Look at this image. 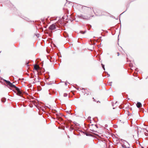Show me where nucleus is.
<instances>
[{"label": "nucleus", "mask_w": 148, "mask_h": 148, "mask_svg": "<svg viewBox=\"0 0 148 148\" xmlns=\"http://www.w3.org/2000/svg\"><path fill=\"white\" fill-rule=\"evenodd\" d=\"M18 83L16 81L12 83L10 82V91H13L16 93L17 95L21 96L23 95L22 90L15 85Z\"/></svg>", "instance_id": "obj_1"}, {"label": "nucleus", "mask_w": 148, "mask_h": 148, "mask_svg": "<svg viewBox=\"0 0 148 148\" xmlns=\"http://www.w3.org/2000/svg\"><path fill=\"white\" fill-rule=\"evenodd\" d=\"M10 10L12 12L16 15L20 16L19 13V11L17 10L14 6L11 3H10Z\"/></svg>", "instance_id": "obj_2"}, {"label": "nucleus", "mask_w": 148, "mask_h": 148, "mask_svg": "<svg viewBox=\"0 0 148 148\" xmlns=\"http://www.w3.org/2000/svg\"><path fill=\"white\" fill-rule=\"evenodd\" d=\"M93 11L96 16H100L103 15L102 14L101 10L98 9H94V10H93Z\"/></svg>", "instance_id": "obj_3"}, {"label": "nucleus", "mask_w": 148, "mask_h": 148, "mask_svg": "<svg viewBox=\"0 0 148 148\" xmlns=\"http://www.w3.org/2000/svg\"><path fill=\"white\" fill-rule=\"evenodd\" d=\"M77 17L81 19H83L85 20H88L89 18L86 16L82 14H80L79 15H78Z\"/></svg>", "instance_id": "obj_4"}, {"label": "nucleus", "mask_w": 148, "mask_h": 148, "mask_svg": "<svg viewBox=\"0 0 148 148\" xmlns=\"http://www.w3.org/2000/svg\"><path fill=\"white\" fill-rule=\"evenodd\" d=\"M1 79L3 80V81L4 82V85L6 86H7L8 88H9V81L3 78H1Z\"/></svg>", "instance_id": "obj_5"}, {"label": "nucleus", "mask_w": 148, "mask_h": 148, "mask_svg": "<svg viewBox=\"0 0 148 148\" xmlns=\"http://www.w3.org/2000/svg\"><path fill=\"white\" fill-rule=\"evenodd\" d=\"M56 28V25L55 24H52L50 25L49 27V30L51 31L53 30Z\"/></svg>", "instance_id": "obj_6"}, {"label": "nucleus", "mask_w": 148, "mask_h": 148, "mask_svg": "<svg viewBox=\"0 0 148 148\" xmlns=\"http://www.w3.org/2000/svg\"><path fill=\"white\" fill-rule=\"evenodd\" d=\"M136 106L138 108H139L142 106V104L140 102H138L136 104Z\"/></svg>", "instance_id": "obj_7"}, {"label": "nucleus", "mask_w": 148, "mask_h": 148, "mask_svg": "<svg viewBox=\"0 0 148 148\" xmlns=\"http://www.w3.org/2000/svg\"><path fill=\"white\" fill-rule=\"evenodd\" d=\"M49 94L50 95H52L56 93V92L53 91L52 90V89H50L49 90Z\"/></svg>", "instance_id": "obj_8"}, {"label": "nucleus", "mask_w": 148, "mask_h": 148, "mask_svg": "<svg viewBox=\"0 0 148 148\" xmlns=\"http://www.w3.org/2000/svg\"><path fill=\"white\" fill-rule=\"evenodd\" d=\"M88 8V7L85 6H82V9L83 10H84V11L85 10H86Z\"/></svg>", "instance_id": "obj_9"}, {"label": "nucleus", "mask_w": 148, "mask_h": 148, "mask_svg": "<svg viewBox=\"0 0 148 148\" xmlns=\"http://www.w3.org/2000/svg\"><path fill=\"white\" fill-rule=\"evenodd\" d=\"M6 101V99L5 98L3 97L1 99V102H5Z\"/></svg>", "instance_id": "obj_10"}, {"label": "nucleus", "mask_w": 148, "mask_h": 148, "mask_svg": "<svg viewBox=\"0 0 148 148\" xmlns=\"http://www.w3.org/2000/svg\"><path fill=\"white\" fill-rule=\"evenodd\" d=\"M86 25L88 27V30H90V29L91 27V25L89 24H87Z\"/></svg>", "instance_id": "obj_11"}, {"label": "nucleus", "mask_w": 148, "mask_h": 148, "mask_svg": "<svg viewBox=\"0 0 148 148\" xmlns=\"http://www.w3.org/2000/svg\"><path fill=\"white\" fill-rule=\"evenodd\" d=\"M114 137H113V138L116 139V141H118L119 140V138L115 136L114 135Z\"/></svg>", "instance_id": "obj_12"}, {"label": "nucleus", "mask_w": 148, "mask_h": 148, "mask_svg": "<svg viewBox=\"0 0 148 148\" xmlns=\"http://www.w3.org/2000/svg\"><path fill=\"white\" fill-rule=\"evenodd\" d=\"M47 59L50 61L51 62H52V61L51 60L52 57L49 56H47Z\"/></svg>", "instance_id": "obj_13"}, {"label": "nucleus", "mask_w": 148, "mask_h": 148, "mask_svg": "<svg viewBox=\"0 0 148 148\" xmlns=\"http://www.w3.org/2000/svg\"><path fill=\"white\" fill-rule=\"evenodd\" d=\"M122 147L123 148H129L130 147H127L125 145H122Z\"/></svg>", "instance_id": "obj_14"}, {"label": "nucleus", "mask_w": 148, "mask_h": 148, "mask_svg": "<svg viewBox=\"0 0 148 148\" xmlns=\"http://www.w3.org/2000/svg\"><path fill=\"white\" fill-rule=\"evenodd\" d=\"M86 32V30H85L84 31H80V33H81L82 34H84Z\"/></svg>", "instance_id": "obj_15"}, {"label": "nucleus", "mask_w": 148, "mask_h": 148, "mask_svg": "<svg viewBox=\"0 0 148 148\" xmlns=\"http://www.w3.org/2000/svg\"><path fill=\"white\" fill-rule=\"evenodd\" d=\"M34 70H35L36 71H37L38 70V68H37V67L36 66V64H35L34 65Z\"/></svg>", "instance_id": "obj_16"}, {"label": "nucleus", "mask_w": 148, "mask_h": 148, "mask_svg": "<svg viewBox=\"0 0 148 148\" xmlns=\"http://www.w3.org/2000/svg\"><path fill=\"white\" fill-rule=\"evenodd\" d=\"M64 36L65 38H67L68 37V34L67 33H65L64 34Z\"/></svg>", "instance_id": "obj_17"}, {"label": "nucleus", "mask_w": 148, "mask_h": 148, "mask_svg": "<svg viewBox=\"0 0 148 148\" xmlns=\"http://www.w3.org/2000/svg\"><path fill=\"white\" fill-rule=\"evenodd\" d=\"M14 79V78L12 76L10 77V80H13Z\"/></svg>", "instance_id": "obj_18"}, {"label": "nucleus", "mask_w": 148, "mask_h": 148, "mask_svg": "<svg viewBox=\"0 0 148 148\" xmlns=\"http://www.w3.org/2000/svg\"><path fill=\"white\" fill-rule=\"evenodd\" d=\"M93 120L95 122H96L98 120V119L97 117L94 118L93 119Z\"/></svg>", "instance_id": "obj_19"}, {"label": "nucleus", "mask_w": 148, "mask_h": 148, "mask_svg": "<svg viewBox=\"0 0 148 148\" xmlns=\"http://www.w3.org/2000/svg\"><path fill=\"white\" fill-rule=\"evenodd\" d=\"M101 65H102V67L103 69L104 70H105V68L104 65L103 64L101 63Z\"/></svg>", "instance_id": "obj_20"}, {"label": "nucleus", "mask_w": 148, "mask_h": 148, "mask_svg": "<svg viewBox=\"0 0 148 148\" xmlns=\"http://www.w3.org/2000/svg\"><path fill=\"white\" fill-rule=\"evenodd\" d=\"M73 123L77 126H78L79 125V124L77 123L76 122L74 121Z\"/></svg>", "instance_id": "obj_21"}, {"label": "nucleus", "mask_w": 148, "mask_h": 148, "mask_svg": "<svg viewBox=\"0 0 148 148\" xmlns=\"http://www.w3.org/2000/svg\"><path fill=\"white\" fill-rule=\"evenodd\" d=\"M74 130V128L72 127H70L69 128V130L70 131H72Z\"/></svg>", "instance_id": "obj_22"}, {"label": "nucleus", "mask_w": 148, "mask_h": 148, "mask_svg": "<svg viewBox=\"0 0 148 148\" xmlns=\"http://www.w3.org/2000/svg\"><path fill=\"white\" fill-rule=\"evenodd\" d=\"M82 92L83 93H84L85 94H87L88 95L89 94H87L86 90H84V91H82Z\"/></svg>", "instance_id": "obj_23"}, {"label": "nucleus", "mask_w": 148, "mask_h": 148, "mask_svg": "<svg viewBox=\"0 0 148 148\" xmlns=\"http://www.w3.org/2000/svg\"><path fill=\"white\" fill-rule=\"evenodd\" d=\"M39 77H38L37 78V80H36V82H39Z\"/></svg>", "instance_id": "obj_24"}, {"label": "nucleus", "mask_w": 148, "mask_h": 148, "mask_svg": "<svg viewBox=\"0 0 148 148\" xmlns=\"http://www.w3.org/2000/svg\"><path fill=\"white\" fill-rule=\"evenodd\" d=\"M67 96V94L66 93H64V97H66Z\"/></svg>", "instance_id": "obj_25"}, {"label": "nucleus", "mask_w": 148, "mask_h": 148, "mask_svg": "<svg viewBox=\"0 0 148 148\" xmlns=\"http://www.w3.org/2000/svg\"><path fill=\"white\" fill-rule=\"evenodd\" d=\"M104 73H106V74H107L108 75V77H109L110 76V75L108 73V72L106 71H104Z\"/></svg>", "instance_id": "obj_26"}, {"label": "nucleus", "mask_w": 148, "mask_h": 148, "mask_svg": "<svg viewBox=\"0 0 148 148\" xmlns=\"http://www.w3.org/2000/svg\"><path fill=\"white\" fill-rule=\"evenodd\" d=\"M52 83H48V82H46V84L47 85H51L52 84Z\"/></svg>", "instance_id": "obj_27"}, {"label": "nucleus", "mask_w": 148, "mask_h": 148, "mask_svg": "<svg viewBox=\"0 0 148 148\" xmlns=\"http://www.w3.org/2000/svg\"><path fill=\"white\" fill-rule=\"evenodd\" d=\"M112 83V82H110L109 83H108L109 85L110 86H111Z\"/></svg>", "instance_id": "obj_28"}, {"label": "nucleus", "mask_w": 148, "mask_h": 148, "mask_svg": "<svg viewBox=\"0 0 148 148\" xmlns=\"http://www.w3.org/2000/svg\"><path fill=\"white\" fill-rule=\"evenodd\" d=\"M85 134L86 136H89L90 135V134H88V133H86Z\"/></svg>", "instance_id": "obj_29"}, {"label": "nucleus", "mask_w": 148, "mask_h": 148, "mask_svg": "<svg viewBox=\"0 0 148 148\" xmlns=\"http://www.w3.org/2000/svg\"><path fill=\"white\" fill-rule=\"evenodd\" d=\"M29 63L28 62H26V65H27V66H29Z\"/></svg>", "instance_id": "obj_30"}, {"label": "nucleus", "mask_w": 148, "mask_h": 148, "mask_svg": "<svg viewBox=\"0 0 148 148\" xmlns=\"http://www.w3.org/2000/svg\"><path fill=\"white\" fill-rule=\"evenodd\" d=\"M74 134H75L76 135H77V136H79V135H80V134L79 133H78V134H76L75 133V132H74Z\"/></svg>", "instance_id": "obj_31"}, {"label": "nucleus", "mask_w": 148, "mask_h": 148, "mask_svg": "<svg viewBox=\"0 0 148 148\" xmlns=\"http://www.w3.org/2000/svg\"><path fill=\"white\" fill-rule=\"evenodd\" d=\"M41 21L42 22H44V19H42L41 18Z\"/></svg>", "instance_id": "obj_32"}, {"label": "nucleus", "mask_w": 148, "mask_h": 148, "mask_svg": "<svg viewBox=\"0 0 148 148\" xmlns=\"http://www.w3.org/2000/svg\"><path fill=\"white\" fill-rule=\"evenodd\" d=\"M75 88H76L77 90H79V89L80 88H79V87H75Z\"/></svg>", "instance_id": "obj_33"}, {"label": "nucleus", "mask_w": 148, "mask_h": 148, "mask_svg": "<svg viewBox=\"0 0 148 148\" xmlns=\"http://www.w3.org/2000/svg\"><path fill=\"white\" fill-rule=\"evenodd\" d=\"M80 90H86V89H85L84 88H82V89H81V88H80Z\"/></svg>", "instance_id": "obj_34"}, {"label": "nucleus", "mask_w": 148, "mask_h": 148, "mask_svg": "<svg viewBox=\"0 0 148 148\" xmlns=\"http://www.w3.org/2000/svg\"><path fill=\"white\" fill-rule=\"evenodd\" d=\"M91 118V117L90 116H89L88 117V120H90V119Z\"/></svg>", "instance_id": "obj_35"}, {"label": "nucleus", "mask_w": 148, "mask_h": 148, "mask_svg": "<svg viewBox=\"0 0 148 148\" xmlns=\"http://www.w3.org/2000/svg\"><path fill=\"white\" fill-rule=\"evenodd\" d=\"M127 9L126 10L124 11L122 13H121V14L120 15V16L124 12H125L126 11V10H127Z\"/></svg>", "instance_id": "obj_36"}, {"label": "nucleus", "mask_w": 148, "mask_h": 148, "mask_svg": "<svg viewBox=\"0 0 148 148\" xmlns=\"http://www.w3.org/2000/svg\"><path fill=\"white\" fill-rule=\"evenodd\" d=\"M36 36L38 38L39 37V34H37L36 35Z\"/></svg>", "instance_id": "obj_37"}, {"label": "nucleus", "mask_w": 148, "mask_h": 148, "mask_svg": "<svg viewBox=\"0 0 148 148\" xmlns=\"http://www.w3.org/2000/svg\"><path fill=\"white\" fill-rule=\"evenodd\" d=\"M117 56H119L120 55V54L119 52H117Z\"/></svg>", "instance_id": "obj_38"}, {"label": "nucleus", "mask_w": 148, "mask_h": 148, "mask_svg": "<svg viewBox=\"0 0 148 148\" xmlns=\"http://www.w3.org/2000/svg\"><path fill=\"white\" fill-rule=\"evenodd\" d=\"M81 132L82 133H83L84 134H85L86 133V132H83V131H81Z\"/></svg>", "instance_id": "obj_39"}, {"label": "nucleus", "mask_w": 148, "mask_h": 148, "mask_svg": "<svg viewBox=\"0 0 148 148\" xmlns=\"http://www.w3.org/2000/svg\"><path fill=\"white\" fill-rule=\"evenodd\" d=\"M93 99L94 101H95V102L96 101V100H95V99H94V97L93 98Z\"/></svg>", "instance_id": "obj_40"}, {"label": "nucleus", "mask_w": 148, "mask_h": 148, "mask_svg": "<svg viewBox=\"0 0 148 148\" xmlns=\"http://www.w3.org/2000/svg\"><path fill=\"white\" fill-rule=\"evenodd\" d=\"M138 74L137 73H136V75H134V76H136V77L137 76V75Z\"/></svg>", "instance_id": "obj_41"}, {"label": "nucleus", "mask_w": 148, "mask_h": 148, "mask_svg": "<svg viewBox=\"0 0 148 148\" xmlns=\"http://www.w3.org/2000/svg\"><path fill=\"white\" fill-rule=\"evenodd\" d=\"M28 19L27 18H26L25 19V20H26V21H27V20H28Z\"/></svg>", "instance_id": "obj_42"}, {"label": "nucleus", "mask_w": 148, "mask_h": 148, "mask_svg": "<svg viewBox=\"0 0 148 148\" xmlns=\"http://www.w3.org/2000/svg\"><path fill=\"white\" fill-rule=\"evenodd\" d=\"M95 126L97 128H98L97 126V125H95Z\"/></svg>", "instance_id": "obj_43"}, {"label": "nucleus", "mask_w": 148, "mask_h": 148, "mask_svg": "<svg viewBox=\"0 0 148 148\" xmlns=\"http://www.w3.org/2000/svg\"><path fill=\"white\" fill-rule=\"evenodd\" d=\"M49 78V77H47V79H48Z\"/></svg>", "instance_id": "obj_44"}, {"label": "nucleus", "mask_w": 148, "mask_h": 148, "mask_svg": "<svg viewBox=\"0 0 148 148\" xmlns=\"http://www.w3.org/2000/svg\"><path fill=\"white\" fill-rule=\"evenodd\" d=\"M65 85L66 86L67 85V82L65 83Z\"/></svg>", "instance_id": "obj_45"}, {"label": "nucleus", "mask_w": 148, "mask_h": 148, "mask_svg": "<svg viewBox=\"0 0 148 148\" xmlns=\"http://www.w3.org/2000/svg\"><path fill=\"white\" fill-rule=\"evenodd\" d=\"M137 134L138 135V130L137 131Z\"/></svg>", "instance_id": "obj_46"}, {"label": "nucleus", "mask_w": 148, "mask_h": 148, "mask_svg": "<svg viewBox=\"0 0 148 148\" xmlns=\"http://www.w3.org/2000/svg\"><path fill=\"white\" fill-rule=\"evenodd\" d=\"M34 80L35 81H36V78H35V79H34Z\"/></svg>", "instance_id": "obj_47"}, {"label": "nucleus", "mask_w": 148, "mask_h": 148, "mask_svg": "<svg viewBox=\"0 0 148 148\" xmlns=\"http://www.w3.org/2000/svg\"><path fill=\"white\" fill-rule=\"evenodd\" d=\"M137 69H138V68H137V69H136V71H137Z\"/></svg>", "instance_id": "obj_48"}, {"label": "nucleus", "mask_w": 148, "mask_h": 148, "mask_svg": "<svg viewBox=\"0 0 148 148\" xmlns=\"http://www.w3.org/2000/svg\"><path fill=\"white\" fill-rule=\"evenodd\" d=\"M103 76H105V75H104V74H103Z\"/></svg>", "instance_id": "obj_49"}, {"label": "nucleus", "mask_w": 148, "mask_h": 148, "mask_svg": "<svg viewBox=\"0 0 148 148\" xmlns=\"http://www.w3.org/2000/svg\"><path fill=\"white\" fill-rule=\"evenodd\" d=\"M97 102H100V101H97Z\"/></svg>", "instance_id": "obj_50"}, {"label": "nucleus", "mask_w": 148, "mask_h": 148, "mask_svg": "<svg viewBox=\"0 0 148 148\" xmlns=\"http://www.w3.org/2000/svg\"><path fill=\"white\" fill-rule=\"evenodd\" d=\"M90 123H91V120H90Z\"/></svg>", "instance_id": "obj_51"}, {"label": "nucleus", "mask_w": 148, "mask_h": 148, "mask_svg": "<svg viewBox=\"0 0 148 148\" xmlns=\"http://www.w3.org/2000/svg\"><path fill=\"white\" fill-rule=\"evenodd\" d=\"M62 57L61 56V55H60V56H59V57Z\"/></svg>", "instance_id": "obj_52"}, {"label": "nucleus", "mask_w": 148, "mask_h": 148, "mask_svg": "<svg viewBox=\"0 0 148 148\" xmlns=\"http://www.w3.org/2000/svg\"><path fill=\"white\" fill-rule=\"evenodd\" d=\"M113 109H115V108L113 107Z\"/></svg>", "instance_id": "obj_53"}, {"label": "nucleus", "mask_w": 148, "mask_h": 148, "mask_svg": "<svg viewBox=\"0 0 148 148\" xmlns=\"http://www.w3.org/2000/svg\"><path fill=\"white\" fill-rule=\"evenodd\" d=\"M41 84V85L42 86H43V85H42Z\"/></svg>", "instance_id": "obj_54"}, {"label": "nucleus", "mask_w": 148, "mask_h": 148, "mask_svg": "<svg viewBox=\"0 0 148 148\" xmlns=\"http://www.w3.org/2000/svg\"><path fill=\"white\" fill-rule=\"evenodd\" d=\"M8 95H9V93H8Z\"/></svg>", "instance_id": "obj_55"}, {"label": "nucleus", "mask_w": 148, "mask_h": 148, "mask_svg": "<svg viewBox=\"0 0 148 148\" xmlns=\"http://www.w3.org/2000/svg\"><path fill=\"white\" fill-rule=\"evenodd\" d=\"M130 67H132V66H131V65H130Z\"/></svg>", "instance_id": "obj_56"}, {"label": "nucleus", "mask_w": 148, "mask_h": 148, "mask_svg": "<svg viewBox=\"0 0 148 148\" xmlns=\"http://www.w3.org/2000/svg\"><path fill=\"white\" fill-rule=\"evenodd\" d=\"M117 101H116V103H115V104H116V103H117Z\"/></svg>", "instance_id": "obj_57"}, {"label": "nucleus", "mask_w": 148, "mask_h": 148, "mask_svg": "<svg viewBox=\"0 0 148 148\" xmlns=\"http://www.w3.org/2000/svg\"><path fill=\"white\" fill-rule=\"evenodd\" d=\"M66 127V128H68V127Z\"/></svg>", "instance_id": "obj_58"}, {"label": "nucleus", "mask_w": 148, "mask_h": 148, "mask_svg": "<svg viewBox=\"0 0 148 148\" xmlns=\"http://www.w3.org/2000/svg\"><path fill=\"white\" fill-rule=\"evenodd\" d=\"M128 143V145H129V144L128 143Z\"/></svg>", "instance_id": "obj_59"}, {"label": "nucleus", "mask_w": 148, "mask_h": 148, "mask_svg": "<svg viewBox=\"0 0 148 148\" xmlns=\"http://www.w3.org/2000/svg\"><path fill=\"white\" fill-rule=\"evenodd\" d=\"M57 55H58V53H57Z\"/></svg>", "instance_id": "obj_60"}, {"label": "nucleus", "mask_w": 148, "mask_h": 148, "mask_svg": "<svg viewBox=\"0 0 148 148\" xmlns=\"http://www.w3.org/2000/svg\"><path fill=\"white\" fill-rule=\"evenodd\" d=\"M95 36L93 37L94 38H95Z\"/></svg>", "instance_id": "obj_61"}]
</instances>
